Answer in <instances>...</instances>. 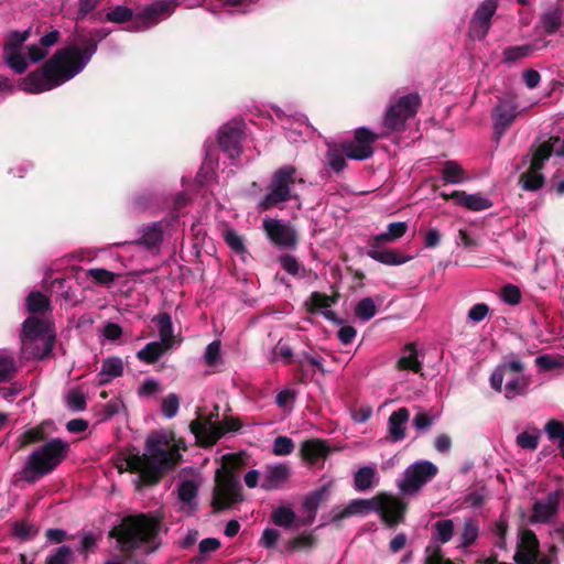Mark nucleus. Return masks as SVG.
I'll use <instances>...</instances> for the list:
<instances>
[{
    "label": "nucleus",
    "mask_w": 564,
    "mask_h": 564,
    "mask_svg": "<svg viewBox=\"0 0 564 564\" xmlns=\"http://www.w3.org/2000/svg\"><path fill=\"white\" fill-rule=\"evenodd\" d=\"M185 444L176 440L173 432L159 431L151 433L145 441L143 455L130 454L127 467L139 473L137 484L156 482L161 473L175 466L181 459V449Z\"/></svg>",
    "instance_id": "f257e3e1"
},
{
    "label": "nucleus",
    "mask_w": 564,
    "mask_h": 564,
    "mask_svg": "<svg viewBox=\"0 0 564 564\" xmlns=\"http://www.w3.org/2000/svg\"><path fill=\"white\" fill-rule=\"evenodd\" d=\"M96 52V43L90 41L83 50L70 45L58 51L41 70L29 74L22 82V89L39 94L51 90L80 73Z\"/></svg>",
    "instance_id": "f03ea898"
},
{
    "label": "nucleus",
    "mask_w": 564,
    "mask_h": 564,
    "mask_svg": "<svg viewBox=\"0 0 564 564\" xmlns=\"http://www.w3.org/2000/svg\"><path fill=\"white\" fill-rule=\"evenodd\" d=\"M406 505L399 498L381 494L370 499H354L344 509H334L329 513L327 523H339L352 514H368L377 512L381 520L390 528L403 521Z\"/></svg>",
    "instance_id": "7ed1b4c3"
},
{
    "label": "nucleus",
    "mask_w": 564,
    "mask_h": 564,
    "mask_svg": "<svg viewBox=\"0 0 564 564\" xmlns=\"http://www.w3.org/2000/svg\"><path fill=\"white\" fill-rule=\"evenodd\" d=\"M158 529V520L141 514L123 519L116 532L118 542L123 549H143L145 553H150L159 545Z\"/></svg>",
    "instance_id": "20e7f679"
},
{
    "label": "nucleus",
    "mask_w": 564,
    "mask_h": 564,
    "mask_svg": "<svg viewBox=\"0 0 564 564\" xmlns=\"http://www.w3.org/2000/svg\"><path fill=\"white\" fill-rule=\"evenodd\" d=\"M490 387L505 398L512 400L524 395L530 386V379L524 375V365L518 358L505 359L492 371L489 378Z\"/></svg>",
    "instance_id": "39448f33"
},
{
    "label": "nucleus",
    "mask_w": 564,
    "mask_h": 564,
    "mask_svg": "<svg viewBox=\"0 0 564 564\" xmlns=\"http://www.w3.org/2000/svg\"><path fill=\"white\" fill-rule=\"evenodd\" d=\"M379 135L368 128L356 129L355 139L343 144V151L335 147H329L326 152V164L335 172H340L346 167L345 156L351 160L362 161L373 154L372 144Z\"/></svg>",
    "instance_id": "423d86ee"
},
{
    "label": "nucleus",
    "mask_w": 564,
    "mask_h": 564,
    "mask_svg": "<svg viewBox=\"0 0 564 564\" xmlns=\"http://www.w3.org/2000/svg\"><path fill=\"white\" fill-rule=\"evenodd\" d=\"M68 449V443L59 438L46 442L30 454L22 473L23 478L28 481H35L47 475L62 463Z\"/></svg>",
    "instance_id": "0eeeda50"
},
{
    "label": "nucleus",
    "mask_w": 564,
    "mask_h": 564,
    "mask_svg": "<svg viewBox=\"0 0 564 564\" xmlns=\"http://www.w3.org/2000/svg\"><path fill=\"white\" fill-rule=\"evenodd\" d=\"M55 335L48 323L30 317L23 323L21 351L26 359H43L53 349Z\"/></svg>",
    "instance_id": "6e6552de"
},
{
    "label": "nucleus",
    "mask_w": 564,
    "mask_h": 564,
    "mask_svg": "<svg viewBox=\"0 0 564 564\" xmlns=\"http://www.w3.org/2000/svg\"><path fill=\"white\" fill-rule=\"evenodd\" d=\"M553 156H564V137H552L534 150L530 169L521 176L524 189L538 191L543 186L544 176L541 174V170Z\"/></svg>",
    "instance_id": "1a4fd4ad"
},
{
    "label": "nucleus",
    "mask_w": 564,
    "mask_h": 564,
    "mask_svg": "<svg viewBox=\"0 0 564 564\" xmlns=\"http://www.w3.org/2000/svg\"><path fill=\"white\" fill-rule=\"evenodd\" d=\"M304 183L297 178L296 170L292 165H284L276 170L272 176L268 194L260 200L259 206L262 209H270L282 202L296 198L292 194L291 186L295 183Z\"/></svg>",
    "instance_id": "9d476101"
},
{
    "label": "nucleus",
    "mask_w": 564,
    "mask_h": 564,
    "mask_svg": "<svg viewBox=\"0 0 564 564\" xmlns=\"http://www.w3.org/2000/svg\"><path fill=\"white\" fill-rule=\"evenodd\" d=\"M421 104V98L417 94H409L398 99L392 104L384 113L382 126L384 132L379 133V138L384 137L391 132L401 131L404 129L406 121L414 117Z\"/></svg>",
    "instance_id": "9b49d317"
},
{
    "label": "nucleus",
    "mask_w": 564,
    "mask_h": 564,
    "mask_svg": "<svg viewBox=\"0 0 564 564\" xmlns=\"http://www.w3.org/2000/svg\"><path fill=\"white\" fill-rule=\"evenodd\" d=\"M437 471L436 465L429 460L415 462L403 471L398 480V488L404 495L414 496L436 476Z\"/></svg>",
    "instance_id": "f8f14e48"
},
{
    "label": "nucleus",
    "mask_w": 564,
    "mask_h": 564,
    "mask_svg": "<svg viewBox=\"0 0 564 564\" xmlns=\"http://www.w3.org/2000/svg\"><path fill=\"white\" fill-rule=\"evenodd\" d=\"M240 500V486L235 475L226 468L218 470L212 501L214 508L228 509Z\"/></svg>",
    "instance_id": "ddd939ff"
},
{
    "label": "nucleus",
    "mask_w": 564,
    "mask_h": 564,
    "mask_svg": "<svg viewBox=\"0 0 564 564\" xmlns=\"http://www.w3.org/2000/svg\"><path fill=\"white\" fill-rule=\"evenodd\" d=\"M192 433L203 445L216 443L225 433L237 431L240 425L234 419H228L224 423H215L212 416L207 420H194L191 425Z\"/></svg>",
    "instance_id": "4468645a"
},
{
    "label": "nucleus",
    "mask_w": 564,
    "mask_h": 564,
    "mask_svg": "<svg viewBox=\"0 0 564 564\" xmlns=\"http://www.w3.org/2000/svg\"><path fill=\"white\" fill-rule=\"evenodd\" d=\"M263 228L268 237L275 245L284 248H294L296 246V232L289 224L278 219H264Z\"/></svg>",
    "instance_id": "2eb2a0df"
},
{
    "label": "nucleus",
    "mask_w": 564,
    "mask_h": 564,
    "mask_svg": "<svg viewBox=\"0 0 564 564\" xmlns=\"http://www.w3.org/2000/svg\"><path fill=\"white\" fill-rule=\"evenodd\" d=\"M561 494L558 491L550 492L545 498L535 501L530 517L531 523H549L558 511Z\"/></svg>",
    "instance_id": "dca6fc26"
},
{
    "label": "nucleus",
    "mask_w": 564,
    "mask_h": 564,
    "mask_svg": "<svg viewBox=\"0 0 564 564\" xmlns=\"http://www.w3.org/2000/svg\"><path fill=\"white\" fill-rule=\"evenodd\" d=\"M332 485L333 482L329 481L304 498L302 503L303 516L299 520L300 524L307 525L315 520L321 503L329 496Z\"/></svg>",
    "instance_id": "f3484780"
},
{
    "label": "nucleus",
    "mask_w": 564,
    "mask_h": 564,
    "mask_svg": "<svg viewBox=\"0 0 564 564\" xmlns=\"http://www.w3.org/2000/svg\"><path fill=\"white\" fill-rule=\"evenodd\" d=\"M441 197L445 200L453 199L456 205L473 212H480L492 206V202L480 193L468 194L463 191H455L451 194L442 192Z\"/></svg>",
    "instance_id": "a211bd4d"
},
{
    "label": "nucleus",
    "mask_w": 564,
    "mask_h": 564,
    "mask_svg": "<svg viewBox=\"0 0 564 564\" xmlns=\"http://www.w3.org/2000/svg\"><path fill=\"white\" fill-rule=\"evenodd\" d=\"M241 140H242V129L236 123L225 124L218 133V142L221 147L223 151L227 153L230 159H235L239 156L241 153Z\"/></svg>",
    "instance_id": "6ab92c4d"
},
{
    "label": "nucleus",
    "mask_w": 564,
    "mask_h": 564,
    "mask_svg": "<svg viewBox=\"0 0 564 564\" xmlns=\"http://www.w3.org/2000/svg\"><path fill=\"white\" fill-rule=\"evenodd\" d=\"M519 107L514 101H501L492 112L494 129L498 138L512 124L519 115Z\"/></svg>",
    "instance_id": "aec40b11"
},
{
    "label": "nucleus",
    "mask_w": 564,
    "mask_h": 564,
    "mask_svg": "<svg viewBox=\"0 0 564 564\" xmlns=\"http://www.w3.org/2000/svg\"><path fill=\"white\" fill-rule=\"evenodd\" d=\"M291 477V468L286 464L278 463L265 467L260 486L265 490L282 488Z\"/></svg>",
    "instance_id": "412c9836"
},
{
    "label": "nucleus",
    "mask_w": 564,
    "mask_h": 564,
    "mask_svg": "<svg viewBox=\"0 0 564 564\" xmlns=\"http://www.w3.org/2000/svg\"><path fill=\"white\" fill-rule=\"evenodd\" d=\"M539 555V541L532 531L522 532L518 551L514 555L516 564H533Z\"/></svg>",
    "instance_id": "4be33fe9"
},
{
    "label": "nucleus",
    "mask_w": 564,
    "mask_h": 564,
    "mask_svg": "<svg viewBox=\"0 0 564 564\" xmlns=\"http://www.w3.org/2000/svg\"><path fill=\"white\" fill-rule=\"evenodd\" d=\"M198 487L193 480H183L177 490L178 509L186 516H192L197 509Z\"/></svg>",
    "instance_id": "5701e85b"
},
{
    "label": "nucleus",
    "mask_w": 564,
    "mask_h": 564,
    "mask_svg": "<svg viewBox=\"0 0 564 564\" xmlns=\"http://www.w3.org/2000/svg\"><path fill=\"white\" fill-rule=\"evenodd\" d=\"M379 247L380 245H376L371 241V247L368 249L367 256L382 264L401 265L412 259L411 256L398 254L392 250H381Z\"/></svg>",
    "instance_id": "b1692460"
},
{
    "label": "nucleus",
    "mask_w": 564,
    "mask_h": 564,
    "mask_svg": "<svg viewBox=\"0 0 564 564\" xmlns=\"http://www.w3.org/2000/svg\"><path fill=\"white\" fill-rule=\"evenodd\" d=\"M153 322H155L158 327L160 343L173 348L175 345L182 341V338H177L174 335L172 318L167 313H161L156 315L153 318Z\"/></svg>",
    "instance_id": "393cba45"
},
{
    "label": "nucleus",
    "mask_w": 564,
    "mask_h": 564,
    "mask_svg": "<svg viewBox=\"0 0 564 564\" xmlns=\"http://www.w3.org/2000/svg\"><path fill=\"white\" fill-rule=\"evenodd\" d=\"M123 373V361L117 356L107 357L101 365L100 371L98 372V382L100 386H105L112 381L115 378L122 376Z\"/></svg>",
    "instance_id": "a878e982"
},
{
    "label": "nucleus",
    "mask_w": 564,
    "mask_h": 564,
    "mask_svg": "<svg viewBox=\"0 0 564 564\" xmlns=\"http://www.w3.org/2000/svg\"><path fill=\"white\" fill-rule=\"evenodd\" d=\"M410 413L405 408L394 411L388 420L389 434L394 442H399L405 437V426L409 421Z\"/></svg>",
    "instance_id": "bb28decb"
},
{
    "label": "nucleus",
    "mask_w": 564,
    "mask_h": 564,
    "mask_svg": "<svg viewBox=\"0 0 564 564\" xmlns=\"http://www.w3.org/2000/svg\"><path fill=\"white\" fill-rule=\"evenodd\" d=\"M303 458L311 465L324 460L328 454V447L325 442L319 440H310L302 444Z\"/></svg>",
    "instance_id": "cd10ccee"
},
{
    "label": "nucleus",
    "mask_w": 564,
    "mask_h": 564,
    "mask_svg": "<svg viewBox=\"0 0 564 564\" xmlns=\"http://www.w3.org/2000/svg\"><path fill=\"white\" fill-rule=\"evenodd\" d=\"M173 9L174 3L170 0L156 1L145 7L142 12L143 22L147 23L144 28L156 23L161 17L170 14Z\"/></svg>",
    "instance_id": "c85d7f7f"
},
{
    "label": "nucleus",
    "mask_w": 564,
    "mask_h": 564,
    "mask_svg": "<svg viewBox=\"0 0 564 564\" xmlns=\"http://www.w3.org/2000/svg\"><path fill=\"white\" fill-rule=\"evenodd\" d=\"M564 24V10L560 7L547 9L540 19V26L547 34L556 33Z\"/></svg>",
    "instance_id": "c756f323"
},
{
    "label": "nucleus",
    "mask_w": 564,
    "mask_h": 564,
    "mask_svg": "<svg viewBox=\"0 0 564 564\" xmlns=\"http://www.w3.org/2000/svg\"><path fill=\"white\" fill-rule=\"evenodd\" d=\"M378 480L375 465L360 467L354 476V487L357 491H366L373 487Z\"/></svg>",
    "instance_id": "7c9ffc66"
},
{
    "label": "nucleus",
    "mask_w": 564,
    "mask_h": 564,
    "mask_svg": "<svg viewBox=\"0 0 564 564\" xmlns=\"http://www.w3.org/2000/svg\"><path fill=\"white\" fill-rule=\"evenodd\" d=\"M408 231L405 221L391 223L388 225L387 231L375 235L371 238L376 245L391 243L402 238Z\"/></svg>",
    "instance_id": "2f4dec72"
},
{
    "label": "nucleus",
    "mask_w": 564,
    "mask_h": 564,
    "mask_svg": "<svg viewBox=\"0 0 564 564\" xmlns=\"http://www.w3.org/2000/svg\"><path fill=\"white\" fill-rule=\"evenodd\" d=\"M172 349L167 345H164L160 341H152L149 343L138 351L137 357L141 361H144L147 364H154L158 361L166 351Z\"/></svg>",
    "instance_id": "473e14b6"
},
{
    "label": "nucleus",
    "mask_w": 564,
    "mask_h": 564,
    "mask_svg": "<svg viewBox=\"0 0 564 564\" xmlns=\"http://www.w3.org/2000/svg\"><path fill=\"white\" fill-rule=\"evenodd\" d=\"M545 46H546V42H543L541 45L524 44V45L507 47L502 53L503 61L507 63L517 62L521 58L530 56L534 51L540 50Z\"/></svg>",
    "instance_id": "72a5a7b5"
},
{
    "label": "nucleus",
    "mask_w": 564,
    "mask_h": 564,
    "mask_svg": "<svg viewBox=\"0 0 564 564\" xmlns=\"http://www.w3.org/2000/svg\"><path fill=\"white\" fill-rule=\"evenodd\" d=\"M442 180L448 184H459L468 180L463 167L455 161H447L442 169Z\"/></svg>",
    "instance_id": "f704fd0d"
},
{
    "label": "nucleus",
    "mask_w": 564,
    "mask_h": 564,
    "mask_svg": "<svg viewBox=\"0 0 564 564\" xmlns=\"http://www.w3.org/2000/svg\"><path fill=\"white\" fill-rule=\"evenodd\" d=\"M272 522L282 528H291L296 521V514L291 507L280 506L271 513Z\"/></svg>",
    "instance_id": "c9c22d12"
},
{
    "label": "nucleus",
    "mask_w": 564,
    "mask_h": 564,
    "mask_svg": "<svg viewBox=\"0 0 564 564\" xmlns=\"http://www.w3.org/2000/svg\"><path fill=\"white\" fill-rule=\"evenodd\" d=\"M15 359L8 350H0V382L10 380L17 372Z\"/></svg>",
    "instance_id": "e433bc0d"
},
{
    "label": "nucleus",
    "mask_w": 564,
    "mask_h": 564,
    "mask_svg": "<svg viewBox=\"0 0 564 564\" xmlns=\"http://www.w3.org/2000/svg\"><path fill=\"white\" fill-rule=\"evenodd\" d=\"M3 55L8 65L18 74H22L28 68V63L20 54V51H17V47L13 45L4 46Z\"/></svg>",
    "instance_id": "4c0bfd02"
},
{
    "label": "nucleus",
    "mask_w": 564,
    "mask_h": 564,
    "mask_svg": "<svg viewBox=\"0 0 564 564\" xmlns=\"http://www.w3.org/2000/svg\"><path fill=\"white\" fill-rule=\"evenodd\" d=\"M479 535V527L473 519H467L464 522L462 532L459 534V546L468 547L473 545Z\"/></svg>",
    "instance_id": "58836bf2"
},
{
    "label": "nucleus",
    "mask_w": 564,
    "mask_h": 564,
    "mask_svg": "<svg viewBox=\"0 0 564 564\" xmlns=\"http://www.w3.org/2000/svg\"><path fill=\"white\" fill-rule=\"evenodd\" d=\"M398 365L401 369H408L415 372L421 369V364L417 360L416 350L413 345H406L404 347L399 358Z\"/></svg>",
    "instance_id": "ea45409f"
},
{
    "label": "nucleus",
    "mask_w": 564,
    "mask_h": 564,
    "mask_svg": "<svg viewBox=\"0 0 564 564\" xmlns=\"http://www.w3.org/2000/svg\"><path fill=\"white\" fill-rule=\"evenodd\" d=\"M316 544V538L313 533H303L292 539L288 549L293 552L308 551Z\"/></svg>",
    "instance_id": "a19ab883"
},
{
    "label": "nucleus",
    "mask_w": 564,
    "mask_h": 564,
    "mask_svg": "<svg viewBox=\"0 0 564 564\" xmlns=\"http://www.w3.org/2000/svg\"><path fill=\"white\" fill-rule=\"evenodd\" d=\"M535 365L539 371H549L557 368H564V357L553 355H541L536 357Z\"/></svg>",
    "instance_id": "79ce46f5"
},
{
    "label": "nucleus",
    "mask_w": 564,
    "mask_h": 564,
    "mask_svg": "<svg viewBox=\"0 0 564 564\" xmlns=\"http://www.w3.org/2000/svg\"><path fill=\"white\" fill-rule=\"evenodd\" d=\"M376 313L377 307L371 297L361 299L355 308L356 316L364 322L371 319Z\"/></svg>",
    "instance_id": "37998d69"
},
{
    "label": "nucleus",
    "mask_w": 564,
    "mask_h": 564,
    "mask_svg": "<svg viewBox=\"0 0 564 564\" xmlns=\"http://www.w3.org/2000/svg\"><path fill=\"white\" fill-rule=\"evenodd\" d=\"M98 540V535L91 531L82 532L77 536L76 551L80 554L93 552Z\"/></svg>",
    "instance_id": "c03bdc74"
},
{
    "label": "nucleus",
    "mask_w": 564,
    "mask_h": 564,
    "mask_svg": "<svg viewBox=\"0 0 564 564\" xmlns=\"http://www.w3.org/2000/svg\"><path fill=\"white\" fill-rule=\"evenodd\" d=\"M436 539L441 543L448 542L454 533V522L451 519L440 520L435 523Z\"/></svg>",
    "instance_id": "a18cd8bd"
},
{
    "label": "nucleus",
    "mask_w": 564,
    "mask_h": 564,
    "mask_svg": "<svg viewBox=\"0 0 564 564\" xmlns=\"http://www.w3.org/2000/svg\"><path fill=\"white\" fill-rule=\"evenodd\" d=\"M26 306L31 313L43 312L48 306V300L40 292H32L26 299Z\"/></svg>",
    "instance_id": "49530a36"
},
{
    "label": "nucleus",
    "mask_w": 564,
    "mask_h": 564,
    "mask_svg": "<svg viewBox=\"0 0 564 564\" xmlns=\"http://www.w3.org/2000/svg\"><path fill=\"white\" fill-rule=\"evenodd\" d=\"M544 431L551 441L558 442V446L564 444V423L557 420H550L545 424Z\"/></svg>",
    "instance_id": "de8ad7c7"
},
{
    "label": "nucleus",
    "mask_w": 564,
    "mask_h": 564,
    "mask_svg": "<svg viewBox=\"0 0 564 564\" xmlns=\"http://www.w3.org/2000/svg\"><path fill=\"white\" fill-rule=\"evenodd\" d=\"M294 443L288 436H278L272 444V453L275 456H286L294 451Z\"/></svg>",
    "instance_id": "09e8293b"
},
{
    "label": "nucleus",
    "mask_w": 564,
    "mask_h": 564,
    "mask_svg": "<svg viewBox=\"0 0 564 564\" xmlns=\"http://www.w3.org/2000/svg\"><path fill=\"white\" fill-rule=\"evenodd\" d=\"M204 360L209 367H216L220 364V341L214 340L207 345L204 352Z\"/></svg>",
    "instance_id": "8fccbe9b"
},
{
    "label": "nucleus",
    "mask_w": 564,
    "mask_h": 564,
    "mask_svg": "<svg viewBox=\"0 0 564 564\" xmlns=\"http://www.w3.org/2000/svg\"><path fill=\"white\" fill-rule=\"evenodd\" d=\"M539 441L540 432L538 430H534L533 433L524 431L517 436V444L524 449H535L539 445Z\"/></svg>",
    "instance_id": "3c124183"
},
{
    "label": "nucleus",
    "mask_w": 564,
    "mask_h": 564,
    "mask_svg": "<svg viewBox=\"0 0 564 564\" xmlns=\"http://www.w3.org/2000/svg\"><path fill=\"white\" fill-rule=\"evenodd\" d=\"M180 408V399L175 393L167 394L162 401V413L166 419L174 417Z\"/></svg>",
    "instance_id": "603ef678"
},
{
    "label": "nucleus",
    "mask_w": 564,
    "mask_h": 564,
    "mask_svg": "<svg viewBox=\"0 0 564 564\" xmlns=\"http://www.w3.org/2000/svg\"><path fill=\"white\" fill-rule=\"evenodd\" d=\"M87 275L99 284L110 285L116 278V274L102 268H94L87 271Z\"/></svg>",
    "instance_id": "864d4df0"
},
{
    "label": "nucleus",
    "mask_w": 564,
    "mask_h": 564,
    "mask_svg": "<svg viewBox=\"0 0 564 564\" xmlns=\"http://www.w3.org/2000/svg\"><path fill=\"white\" fill-rule=\"evenodd\" d=\"M496 10H497L496 0H486L476 10L474 18L476 20H481V21H486V22L490 23L491 17L495 14Z\"/></svg>",
    "instance_id": "5fc2aeb1"
},
{
    "label": "nucleus",
    "mask_w": 564,
    "mask_h": 564,
    "mask_svg": "<svg viewBox=\"0 0 564 564\" xmlns=\"http://www.w3.org/2000/svg\"><path fill=\"white\" fill-rule=\"evenodd\" d=\"M73 550L69 546H59L54 554H52L46 564H67L69 561H74Z\"/></svg>",
    "instance_id": "6e6d98bb"
},
{
    "label": "nucleus",
    "mask_w": 564,
    "mask_h": 564,
    "mask_svg": "<svg viewBox=\"0 0 564 564\" xmlns=\"http://www.w3.org/2000/svg\"><path fill=\"white\" fill-rule=\"evenodd\" d=\"M501 300L510 305H517L521 301V291L514 284H507L501 289Z\"/></svg>",
    "instance_id": "4d7b16f0"
},
{
    "label": "nucleus",
    "mask_w": 564,
    "mask_h": 564,
    "mask_svg": "<svg viewBox=\"0 0 564 564\" xmlns=\"http://www.w3.org/2000/svg\"><path fill=\"white\" fill-rule=\"evenodd\" d=\"M66 402L73 411H83L86 408V398L79 390H70L66 395Z\"/></svg>",
    "instance_id": "13d9d810"
},
{
    "label": "nucleus",
    "mask_w": 564,
    "mask_h": 564,
    "mask_svg": "<svg viewBox=\"0 0 564 564\" xmlns=\"http://www.w3.org/2000/svg\"><path fill=\"white\" fill-rule=\"evenodd\" d=\"M216 162L210 158L209 153L206 154V159L197 174V180L200 184L209 182L215 172Z\"/></svg>",
    "instance_id": "bf43d9fd"
},
{
    "label": "nucleus",
    "mask_w": 564,
    "mask_h": 564,
    "mask_svg": "<svg viewBox=\"0 0 564 564\" xmlns=\"http://www.w3.org/2000/svg\"><path fill=\"white\" fill-rule=\"evenodd\" d=\"M489 311V306L486 303H478L470 307L467 317L470 322L477 324L488 316Z\"/></svg>",
    "instance_id": "052dcab7"
},
{
    "label": "nucleus",
    "mask_w": 564,
    "mask_h": 564,
    "mask_svg": "<svg viewBox=\"0 0 564 564\" xmlns=\"http://www.w3.org/2000/svg\"><path fill=\"white\" fill-rule=\"evenodd\" d=\"M490 28V23L473 18L470 23V37L474 40H481L486 36Z\"/></svg>",
    "instance_id": "680f3d73"
},
{
    "label": "nucleus",
    "mask_w": 564,
    "mask_h": 564,
    "mask_svg": "<svg viewBox=\"0 0 564 564\" xmlns=\"http://www.w3.org/2000/svg\"><path fill=\"white\" fill-rule=\"evenodd\" d=\"M13 532L18 538H20L22 540H28L36 534L37 529L35 528V525H33L31 523L21 521V522L14 523Z\"/></svg>",
    "instance_id": "e2e57ef3"
},
{
    "label": "nucleus",
    "mask_w": 564,
    "mask_h": 564,
    "mask_svg": "<svg viewBox=\"0 0 564 564\" xmlns=\"http://www.w3.org/2000/svg\"><path fill=\"white\" fill-rule=\"evenodd\" d=\"M280 532L276 529L267 528L262 532V535L260 538V545H262L265 549H272L276 545L278 541L280 540Z\"/></svg>",
    "instance_id": "0e129e2a"
},
{
    "label": "nucleus",
    "mask_w": 564,
    "mask_h": 564,
    "mask_svg": "<svg viewBox=\"0 0 564 564\" xmlns=\"http://www.w3.org/2000/svg\"><path fill=\"white\" fill-rule=\"evenodd\" d=\"M162 225L161 223H153L150 225L143 236L147 243L155 245L162 239Z\"/></svg>",
    "instance_id": "69168bd1"
},
{
    "label": "nucleus",
    "mask_w": 564,
    "mask_h": 564,
    "mask_svg": "<svg viewBox=\"0 0 564 564\" xmlns=\"http://www.w3.org/2000/svg\"><path fill=\"white\" fill-rule=\"evenodd\" d=\"M131 18V11L124 7H116L107 13V20L110 22L122 23Z\"/></svg>",
    "instance_id": "338daca9"
},
{
    "label": "nucleus",
    "mask_w": 564,
    "mask_h": 564,
    "mask_svg": "<svg viewBox=\"0 0 564 564\" xmlns=\"http://www.w3.org/2000/svg\"><path fill=\"white\" fill-rule=\"evenodd\" d=\"M225 240L228 246L238 253L245 251V245L241 237L234 230H227L225 232Z\"/></svg>",
    "instance_id": "774afa93"
}]
</instances>
